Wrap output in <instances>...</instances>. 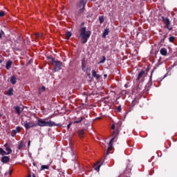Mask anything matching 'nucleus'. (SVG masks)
Wrapping results in <instances>:
<instances>
[{
    "instance_id": "1",
    "label": "nucleus",
    "mask_w": 177,
    "mask_h": 177,
    "mask_svg": "<svg viewBox=\"0 0 177 177\" xmlns=\"http://www.w3.org/2000/svg\"><path fill=\"white\" fill-rule=\"evenodd\" d=\"M111 129L113 130L112 134L113 138H111L108 145L109 147L107 149V154H109V153H110V151H111V150L113 149V141L115 139H117V136H118V135L120 134V125H118V123L113 124L111 125Z\"/></svg>"
},
{
    "instance_id": "2",
    "label": "nucleus",
    "mask_w": 177,
    "mask_h": 177,
    "mask_svg": "<svg viewBox=\"0 0 177 177\" xmlns=\"http://www.w3.org/2000/svg\"><path fill=\"white\" fill-rule=\"evenodd\" d=\"M92 32L91 30L86 31V27H80V37L81 38L82 44H86L88 39L91 37Z\"/></svg>"
},
{
    "instance_id": "3",
    "label": "nucleus",
    "mask_w": 177,
    "mask_h": 177,
    "mask_svg": "<svg viewBox=\"0 0 177 177\" xmlns=\"http://www.w3.org/2000/svg\"><path fill=\"white\" fill-rule=\"evenodd\" d=\"M48 59L51 60V63L53 66V72L56 73L60 71L62 66H63V62L62 61L55 60L53 57H48Z\"/></svg>"
},
{
    "instance_id": "4",
    "label": "nucleus",
    "mask_w": 177,
    "mask_h": 177,
    "mask_svg": "<svg viewBox=\"0 0 177 177\" xmlns=\"http://www.w3.org/2000/svg\"><path fill=\"white\" fill-rule=\"evenodd\" d=\"M37 125L39 127H59L60 124H56L55 122L50 120L46 122L45 120H42L41 119H39L37 120Z\"/></svg>"
},
{
    "instance_id": "5",
    "label": "nucleus",
    "mask_w": 177,
    "mask_h": 177,
    "mask_svg": "<svg viewBox=\"0 0 177 177\" xmlns=\"http://www.w3.org/2000/svg\"><path fill=\"white\" fill-rule=\"evenodd\" d=\"M162 21L165 23V28L169 30V31H172L174 30V28L172 26H171V21L168 17H165L164 16L162 17Z\"/></svg>"
},
{
    "instance_id": "6",
    "label": "nucleus",
    "mask_w": 177,
    "mask_h": 177,
    "mask_svg": "<svg viewBox=\"0 0 177 177\" xmlns=\"http://www.w3.org/2000/svg\"><path fill=\"white\" fill-rule=\"evenodd\" d=\"M24 126L25 127V129H26V131H28V129H30V128H34V127H37V123L34 122H27V121H24Z\"/></svg>"
},
{
    "instance_id": "7",
    "label": "nucleus",
    "mask_w": 177,
    "mask_h": 177,
    "mask_svg": "<svg viewBox=\"0 0 177 177\" xmlns=\"http://www.w3.org/2000/svg\"><path fill=\"white\" fill-rule=\"evenodd\" d=\"M143 77H146V72L144 70H142L139 72L137 81H140V78H143Z\"/></svg>"
},
{
    "instance_id": "8",
    "label": "nucleus",
    "mask_w": 177,
    "mask_h": 177,
    "mask_svg": "<svg viewBox=\"0 0 177 177\" xmlns=\"http://www.w3.org/2000/svg\"><path fill=\"white\" fill-rule=\"evenodd\" d=\"M88 0H79L77 3V8H81L82 6H85L86 5Z\"/></svg>"
},
{
    "instance_id": "9",
    "label": "nucleus",
    "mask_w": 177,
    "mask_h": 177,
    "mask_svg": "<svg viewBox=\"0 0 177 177\" xmlns=\"http://www.w3.org/2000/svg\"><path fill=\"white\" fill-rule=\"evenodd\" d=\"M10 161V156H3L1 158V162L3 164H7V162H9Z\"/></svg>"
},
{
    "instance_id": "10",
    "label": "nucleus",
    "mask_w": 177,
    "mask_h": 177,
    "mask_svg": "<svg viewBox=\"0 0 177 177\" xmlns=\"http://www.w3.org/2000/svg\"><path fill=\"white\" fill-rule=\"evenodd\" d=\"M4 147H6V150L7 151V152H6V156H8L12 153V149H10V147H8V144H5Z\"/></svg>"
},
{
    "instance_id": "11",
    "label": "nucleus",
    "mask_w": 177,
    "mask_h": 177,
    "mask_svg": "<svg viewBox=\"0 0 177 177\" xmlns=\"http://www.w3.org/2000/svg\"><path fill=\"white\" fill-rule=\"evenodd\" d=\"M12 64H13V62L11 61V60H8L7 62H6V70H10L11 67H12Z\"/></svg>"
},
{
    "instance_id": "12",
    "label": "nucleus",
    "mask_w": 177,
    "mask_h": 177,
    "mask_svg": "<svg viewBox=\"0 0 177 177\" xmlns=\"http://www.w3.org/2000/svg\"><path fill=\"white\" fill-rule=\"evenodd\" d=\"M10 82L12 85H16V82H17V79L16 78V76L13 75L11 77Z\"/></svg>"
},
{
    "instance_id": "13",
    "label": "nucleus",
    "mask_w": 177,
    "mask_h": 177,
    "mask_svg": "<svg viewBox=\"0 0 177 177\" xmlns=\"http://www.w3.org/2000/svg\"><path fill=\"white\" fill-rule=\"evenodd\" d=\"M160 55H162V56H167L168 51H167V48H163L160 49Z\"/></svg>"
},
{
    "instance_id": "14",
    "label": "nucleus",
    "mask_w": 177,
    "mask_h": 177,
    "mask_svg": "<svg viewBox=\"0 0 177 177\" xmlns=\"http://www.w3.org/2000/svg\"><path fill=\"white\" fill-rule=\"evenodd\" d=\"M109 32H110V29H109L107 28L106 29H104V32L102 34V38H106V36L109 35Z\"/></svg>"
},
{
    "instance_id": "15",
    "label": "nucleus",
    "mask_w": 177,
    "mask_h": 177,
    "mask_svg": "<svg viewBox=\"0 0 177 177\" xmlns=\"http://www.w3.org/2000/svg\"><path fill=\"white\" fill-rule=\"evenodd\" d=\"M92 76L94 78H96V80H99V78H100V75H97L95 70L92 71Z\"/></svg>"
},
{
    "instance_id": "16",
    "label": "nucleus",
    "mask_w": 177,
    "mask_h": 177,
    "mask_svg": "<svg viewBox=\"0 0 177 177\" xmlns=\"http://www.w3.org/2000/svg\"><path fill=\"white\" fill-rule=\"evenodd\" d=\"M84 135H85V130L82 129L78 131V136L80 138H84Z\"/></svg>"
},
{
    "instance_id": "17",
    "label": "nucleus",
    "mask_w": 177,
    "mask_h": 177,
    "mask_svg": "<svg viewBox=\"0 0 177 177\" xmlns=\"http://www.w3.org/2000/svg\"><path fill=\"white\" fill-rule=\"evenodd\" d=\"M14 89L13 88H10L7 91L8 96H12L13 95Z\"/></svg>"
},
{
    "instance_id": "18",
    "label": "nucleus",
    "mask_w": 177,
    "mask_h": 177,
    "mask_svg": "<svg viewBox=\"0 0 177 177\" xmlns=\"http://www.w3.org/2000/svg\"><path fill=\"white\" fill-rule=\"evenodd\" d=\"M83 120H85V117H80L77 120L75 121L73 124H80V122H82Z\"/></svg>"
},
{
    "instance_id": "19",
    "label": "nucleus",
    "mask_w": 177,
    "mask_h": 177,
    "mask_svg": "<svg viewBox=\"0 0 177 177\" xmlns=\"http://www.w3.org/2000/svg\"><path fill=\"white\" fill-rule=\"evenodd\" d=\"M73 35V34L71 33V32L70 31H67L66 32V39H67L68 41V39H70V37Z\"/></svg>"
},
{
    "instance_id": "20",
    "label": "nucleus",
    "mask_w": 177,
    "mask_h": 177,
    "mask_svg": "<svg viewBox=\"0 0 177 177\" xmlns=\"http://www.w3.org/2000/svg\"><path fill=\"white\" fill-rule=\"evenodd\" d=\"M15 113H17V114L20 115V114L21 113V112L20 111V106H15Z\"/></svg>"
},
{
    "instance_id": "21",
    "label": "nucleus",
    "mask_w": 177,
    "mask_h": 177,
    "mask_svg": "<svg viewBox=\"0 0 177 177\" xmlns=\"http://www.w3.org/2000/svg\"><path fill=\"white\" fill-rule=\"evenodd\" d=\"M24 147V143L23 142V141H21L18 145V150H23Z\"/></svg>"
},
{
    "instance_id": "22",
    "label": "nucleus",
    "mask_w": 177,
    "mask_h": 177,
    "mask_svg": "<svg viewBox=\"0 0 177 177\" xmlns=\"http://www.w3.org/2000/svg\"><path fill=\"white\" fill-rule=\"evenodd\" d=\"M99 21H100V24H102L104 23V17L100 16L99 17Z\"/></svg>"
},
{
    "instance_id": "23",
    "label": "nucleus",
    "mask_w": 177,
    "mask_h": 177,
    "mask_svg": "<svg viewBox=\"0 0 177 177\" xmlns=\"http://www.w3.org/2000/svg\"><path fill=\"white\" fill-rule=\"evenodd\" d=\"M176 38L175 36H171L169 37V41L173 44V42L175 41Z\"/></svg>"
},
{
    "instance_id": "24",
    "label": "nucleus",
    "mask_w": 177,
    "mask_h": 177,
    "mask_svg": "<svg viewBox=\"0 0 177 177\" xmlns=\"http://www.w3.org/2000/svg\"><path fill=\"white\" fill-rule=\"evenodd\" d=\"M6 155V151L3 150V149L0 148V156H5Z\"/></svg>"
},
{
    "instance_id": "25",
    "label": "nucleus",
    "mask_w": 177,
    "mask_h": 177,
    "mask_svg": "<svg viewBox=\"0 0 177 177\" xmlns=\"http://www.w3.org/2000/svg\"><path fill=\"white\" fill-rule=\"evenodd\" d=\"M81 8H80V9L79 10V13L82 14V13H84V10H85V6H82Z\"/></svg>"
},
{
    "instance_id": "26",
    "label": "nucleus",
    "mask_w": 177,
    "mask_h": 177,
    "mask_svg": "<svg viewBox=\"0 0 177 177\" xmlns=\"http://www.w3.org/2000/svg\"><path fill=\"white\" fill-rule=\"evenodd\" d=\"M17 133V131L16 130H12L11 132V136H12V138H15Z\"/></svg>"
},
{
    "instance_id": "27",
    "label": "nucleus",
    "mask_w": 177,
    "mask_h": 177,
    "mask_svg": "<svg viewBox=\"0 0 177 177\" xmlns=\"http://www.w3.org/2000/svg\"><path fill=\"white\" fill-rule=\"evenodd\" d=\"M48 168H49V166H48V165H42L41 167V170L48 169Z\"/></svg>"
},
{
    "instance_id": "28",
    "label": "nucleus",
    "mask_w": 177,
    "mask_h": 177,
    "mask_svg": "<svg viewBox=\"0 0 177 177\" xmlns=\"http://www.w3.org/2000/svg\"><path fill=\"white\" fill-rule=\"evenodd\" d=\"M5 16V11L0 10V17H3Z\"/></svg>"
},
{
    "instance_id": "29",
    "label": "nucleus",
    "mask_w": 177,
    "mask_h": 177,
    "mask_svg": "<svg viewBox=\"0 0 177 177\" xmlns=\"http://www.w3.org/2000/svg\"><path fill=\"white\" fill-rule=\"evenodd\" d=\"M2 35H5V32L1 30L0 32V39H2Z\"/></svg>"
},
{
    "instance_id": "30",
    "label": "nucleus",
    "mask_w": 177,
    "mask_h": 177,
    "mask_svg": "<svg viewBox=\"0 0 177 177\" xmlns=\"http://www.w3.org/2000/svg\"><path fill=\"white\" fill-rule=\"evenodd\" d=\"M102 167V165H100L95 167V170L99 171L100 170V167Z\"/></svg>"
},
{
    "instance_id": "31",
    "label": "nucleus",
    "mask_w": 177,
    "mask_h": 177,
    "mask_svg": "<svg viewBox=\"0 0 177 177\" xmlns=\"http://www.w3.org/2000/svg\"><path fill=\"white\" fill-rule=\"evenodd\" d=\"M104 62H106V57L103 56L102 59L100 62V63L103 64Z\"/></svg>"
},
{
    "instance_id": "32",
    "label": "nucleus",
    "mask_w": 177,
    "mask_h": 177,
    "mask_svg": "<svg viewBox=\"0 0 177 177\" xmlns=\"http://www.w3.org/2000/svg\"><path fill=\"white\" fill-rule=\"evenodd\" d=\"M154 73V69L151 73V76L149 78V82H151V78H153V73Z\"/></svg>"
},
{
    "instance_id": "33",
    "label": "nucleus",
    "mask_w": 177,
    "mask_h": 177,
    "mask_svg": "<svg viewBox=\"0 0 177 177\" xmlns=\"http://www.w3.org/2000/svg\"><path fill=\"white\" fill-rule=\"evenodd\" d=\"M71 125H73V122H69V124L67 125L66 127L67 129H70Z\"/></svg>"
},
{
    "instance_id": "34",
    "label": "nucleus",
    "mask_w": 177,
    "mask_h": 177,
    "mask_svg": "<svg viewBox=\"0 0 177 177\" xmlns=\"http://www.w3.org/2000/svg\"><path fill=\"white\" fill-rule=\"evenodd\" d=\"M17 132H20V131H21V127H17V128H16V130H15Z\"/></svg>"
},
{
    "instance_id": "35",
    "label": "nucleus",
    "mask_w": 177,
    "mask_h": 177,
    "mask_svg": "<svg viewBox=\"0 0 177 177\" xmlns=\"http://www.w3.org/2000/svg\"><path fill=\"white\" fill-rule=\"evenodd\" d=\"M82 70H83V71H85V65L84 64H82Z\"/></svg>"
},
{
    "instance_id": "36",
    "label": "nucleus",
    "mask_w": 177,
    "mask_h": 177,
    "mask_svg": "<svg viewBox=\"0 0 177 177\" xmlns=\"http://www.w3.org/2000/svg\"><path fill=\"white\" fill-rule=\"evenodd\" d=\"M117 111H121V106H118L117 108Z\"/></svg>"
},
{
    "instance_id": "37",
    "label": "nucleus",
    "mask_w": 177,
    "mask_h": 177,
    "mask_svg": "<svg viewBox=\"0 0 177 177\" xmlns=\"http://www.w3.org/2000/svg\"><path fill=\"white\" fill-rule=\"evenodd\" d=\"M167 35H168V33H166V35L163 36V41H165V38H167Z\"/></svg>"
},
{
    "instance_id": "38",
    "label": "nucleus",
    "mask_w": 177,
    "mask_h": 177,
    "mask_svg": "<svg viewBox=\"0 0 177 177\" xmlns=\"http://www.w3.org/2000/svg\"><path fill=\"white\" fill-rule=\"evenodd\" d=\"M30 145H31V141L29 140L28 142V146L30 147Z\"/></svg>"
},
{
    "instance_id": "39",
    "label": "nucleus",
    "mask_w": 177,
    "mask_h": 177,
    "mask_svg": "<svg viewBox=\"0 0 177 177\" xmlns=\"http://www.w3.org/2000/svg\"><path fill=\"white\" fill-rule=\"evenodd\" d=\"M84 25H85V22H82V23L81 24V27L84 26Z\"/></svg>"
},
{
    "instance_id": "40",
    "label": "nucleus",
    "mask_w": 177,
    "mask_h": 177,
    "mask_svg": "<svg viewBox=\"0 0 177 177\" xmlns=\"http://www.w3.org/2000/svg\"><path fill=\"white\" fill-rule=\"evenodd\" d=\"M41 89L42 91H45V86H41Z\"/></svg>"
},
{
    "instance_id": "41",
    "label": "nucleus",
    "mask_w": 177,
    "mask_h": 177,
    "mask_svg": "<svg viewBox=\"0 0 177 177\" xmlns=\"http://www.w3.org/2000/svg\"><path fill=\"white\" fill-rule=\"evenodd\" d=\"M1 63H3V59H0V64H1Z\"/></svg>"
},
{
    "instance_id": "42",
    "label": "nucleus",
    "mask_w": 177,
    "mask_h": 177,
    "mask_svg": "<svg viewBox=\"0 0 177 177\" xmlns=\"http://www.w3.org/2000/svg\"><path fill=\"white\" fill-rule=\"evenodd\" d=\"M104 78H107V74L104 75Z\"/></svg>"
},
{
    "instance_id": "43",
    "label": "nucleus",
    "mask_w": 177,
    "mask_h": 177,
    "mask_svg": "<svg viewBox=\"0 0 177 177\" xmlns=\"http://www.w3.org/2000/svg\"><path fill=\"white\" fill-rule=\"evenodd\" d=\"M32 60L30 59L28 62V64H30V63H31Z\"/></svg>"
},
{
    "instance_id": "44",
    "label": "nucleus",
    "mask_w": 177,
    "mask_h": 177,
    "mask_svg": "<svg viewBox=\"0 0 177 177\" xmlns=\"http://www.w3.org/2000/svg\"><path fill=\"white\" fill-rule=\"evenodd\" d=\"M27 177H31V174H29Z\"/></svg>"
},
{
    "instance_id": "45",
    "label": "nucleus",
    "mask_w": 177,
    "mask_h": 177,
    "mask_svg": "<svg viewBox=\"0 0 177 177\" xmlns=\"http://www.w3.org/2000/svg\"><path fill=\"white\" fill-rule=\"evenodd\" d=\"M32 165H34V167H35V162H33V163H32Z\"/></svg>"
},
{
    "instance_id": "46",
    "label": "nucleus",
    "mask_w": 177,
    "mask_h": 177,
    "mask_svg": "<svg viewBox=\"0 0 177 177\" xmlns=\"http://www.w3.org/2000/svg\"><path fill=\"white\" fill-rule=\"evenodd\" d=\"M149 68H147V71L149 72Z\"/></svg>"
},
{
    "instance_id": "47",
    "label": "nucleus",
    "mask_w": 177,
    "mask_h": 177,
    "mask_svg": "<svg viewBox=\"0 0 177 177\" xmlns=\"http://www.w3.org/2000/svg\"><path fill=\"white\" fill-rule=\"evenodd\" d=\"M2 117V115H1V113H0V118Z\"/></svg>"
},
{
    "instance_id": "48",
    "label": "nucleus",
    "mask_w": 177,
    "mask_h": 177,
    "mask_svg": "<svg viewBox=\"0 0 177 177\" xmlns=\"http://www.w3.org/2000/svg\"><path fill=\"white\" fill-rule=\"evenodd\" d=\"M10 174H12V171H10Z\"/></svg>"
},
{
    "instance_id": "49",
    "label": "nucleus",
    "mask_w": 177,
    "mask_h": 177,
    "mask_svg": "<svg viewBox=\"0 0 177 177\" xmlns=\"http://www.w3.org/2000/svg\"><path fill=\"white\" fill-rule=\"evenodd\" d=\"M88 75H91V74L89 73V74H88Z\"/></svg>"
},
{
    "instance_id": "50",
    "label": "nucleus",
    "mask_w": 177,
    "mask_h": 177,
    "mask_svg": "<svg viewBox=\"0 0 177 177\" xmlns=\"http://www.w3.org/2000/svg\"><path fill=\"white\" fill-rule=\"evenodd\" d=\"M91 1H96V0H91Z\"/></svg>"
}]
</instances>
